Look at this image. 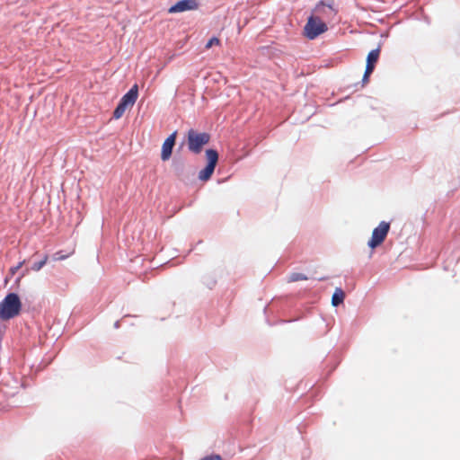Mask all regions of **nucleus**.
Masks as SVG:
<instances>
[{"label": "nucleus", "mask_w": 460, "mask_h": 460, "mask_svg": "<svg viewBox=\"0 0 460 460\" xmlns=\"http://www.w3.org/2000/svg\"><path fill=\"white\" fill-rule=\"evenodd\" d=\"M22 302L18 294L11 292L0 302V319L10 320L17 316L22 310Z\"/></svg>", "instance_id": "1"}, {"label": "nucleus", "mask_w": 460, "mask_h": 460, "mask_svg": "<svg viewBox=\"0 0 460 460\" xmlns=\"http://www.w3.org/2000/svg\"><path fill=\"white\" fill-rule=\"evenodd\" d=\"M328 26L326 22L315 13H312L304 27V35L309 40H314L321 34L327 31Z\"/></svg>", "instance_id": "2"}, {"label": "nucleus", "mask_w": 460, "mask_h": 460, "mask_svg": "<svg viewBox=\"0 0 460 460\" xmlns=\"http://www.w3.org/2000/svg\"><path fill=\"white\" fill-rule=\"evenodd\" d=\"M188 149L190 152L198 155L200 154L203 146L208 144L210 140V135L207 132H198L193 128L188 131Z\"/></svg>", "instance_id": "3"}, {"label": "nucleus", "mask_w": 460, "mask_h": 460, "mask_svg": "<svg viewBox=\"0 0 460 460\" xmlns=\"http://www.w3.org/2000/svg\"><path fill=\"white\" fill-rule=\"evenodd\" d=\"M138 96V85L135 84L119 100L113 111L112 117L119 119L129 106H133Z\"/></svg>", "instance_id": "4"}, {"label": "nucleus", "mask_w": 460, "mask_h": 460, "mask_svg": "<svg viewBox=\"0 0 460 460\" xmlns=\"http://www.w3.org/2000/svg\"><path fill=\"white\" fill-rule=\"evenodd\" d=\"M206 158L207 164L199 172V179L202 181H207L211 178L218 162V152L213 148L207 149Z\"/></svg>", "instance_id": "5"}, {"label": "nucleus", "mask_w": 460, "mask_h": 460, "mask_svg": "<svg viewBox=\"0 0 460 460\" xmlns=\"http://www.w3.org/2000/svg\"><path fill=\"white\" fill-rule=\"evenodd\" d=\"M389 230H390V223L389 222H385V221L380 222L378 226L374 228V230L372 232V236L367 243L368 247H370L371 249H375V248L378 247L379 245H381L383 243V242L385 240V238L389 233Z\"/></svg>", "instance_id": "6"}, {"label": "nucleus", "mask_w": 460, "mask_h": 460, "mask_svg": "<svg viewBox=\"0 0 460 460\" xmlns=\"http://www.w3.org/2000/svg\"><path fill=\"white\" fill-rule=\"evenodd\" d=\"M337 9L333 6V2L326 4L324 1H320L313 10L316 15L323 16L324 19H332L337 14Z\"/></svg>", "instance_id": "7"}, {"label": "nucleus", "mask_w": 460, "mask_h": 460, "mask_svg": "<svg viewBox=\"0 0 460 460\" xmlns=\"http://www.w3.org/2000/svg\"><path fill=\"white\" fill-rule=\"evenodd\" d=\"M176 137L177 131H174L164 141L161 151V159L163 161H167L172 156V150L176 142Z\"/></svg>", "instance_id": "8"}, {"label": "nucleus", "mask_w": 460, "mask_h": 460, "mask_svg": "<svg viewBox=\"0 0 460 460\" xmlns=\"http://www.w3.org/2000/svg\"><path fill=\"white\" fill-rule=\"evenodd\" d=\"M198 8V3L196 0H180L172 4L168 12L170 13H181L185 11L195 10Z\"/></svg>", "instance_id": "9"}, {"label": "nucleus", "mask_w": 460, "mask_h": 460, "mask_svg": "<svg viewBox=\"0 0 460 460\" xmlns=\"http://www.w3.org/2000/svg\"><path fill=\"white\" fill-rule=\"evenodd\" d=\"M380 50H381V46L379 45L376 49H372L368 53V55L367 57V64H366V66L376 67V62H377V60L379 58Z\"/></svg>", "instance_id": "10"}, {"label": "nucleus", "mask_w": 460, "mask_h": 460, "mask_svg": "<svg viewBox=\"0 0 460 460\" xmlns=\"http://www.w3.org/2000/svg\"><path fill=\"white\" fill-rule=\"evenodd\" d=\"M345 294L341 288H337L332 296V305L333 306H339L343 303Z\"/></svg>", "instance_id": "11"}, {"label": "nucleus", "mask_w": 460, "mask_h": 460, "mask_svg": "<svg viewBox=\"0 0 460 460\" xmlns=\"http://www.w3.org/2000/svg\"><path fill=\"white\" fill-rule=\"evenodd\" d=\"M48 258H49L48 255H44L40 261L33 262L31 267V270L33 271L40 270L47 263Z\"/></svg>", "instance_id": "12"}, {"label": "nucleus", "mask_w": 460, "mask_h": 460, "mask_svg": "<svg viewBox=\"0 0 460 460\" xmlns=\"http://www.w3.org/2000/svg\"><path fill=\"white\" fill-rule=\"evenodd\" d=\"M308 279L307 276L300 272H293L288 277V282H296Z\"/></svg>", "instance_id": "13"}, {"label": "nucleus", "mask_w": 460, "mask_h": 460, "mask_svg": "<svg viewBox=\"0 0 460 460\" xmlns=\"http://www.w3.org/2000/svg\"><path fill=\"white\" fill-rule=\"evenodd\" d=\"M374 70H375V67L366 66V69H365V72H364V75L362 77L363 84H366L367 82H368L369 76L374 72Z\"/></svg>", "instance_id": "14"}, {"label": "nucleus", "mask_w": 460, "mask_h": 460, "mask_svg": "<svg viewBox=\"0 0 460 460\" xmlns=\"http://www.w3.org/2000/svg\"><path fill=\"white\" fill-rule=\"evenodd\" d=\"M220 40L217 37H212L206 44V49H210L214 45H218Z\"/></svg>", "instance_id": "15"}, {"label": "nucleus", "mask_w": 460, "mask_h": 460, "mask_svg": "<svg viewBox=\"0 0 460 460\" xmlns=\"http://www.w3.org/2000/svg\"><path fill=\"white\" fill-rule=\"evenodd\" d=\"M24 263H25V261H20L16 266L12 267V268L10 269V272H11V274H12V275H14V274L18 271V270H20V269L22 267V265H23Z\"/></svg>", "instance_id": "16"}, {"label": "nucleus", "mask_w": 460, "mask_h": 460, "mask_svg": "<svg viewBox=\"0 0 460 460\" xmlns=\"http://www.w3.org/2000/svg\"><path fill=\"white\" fill-rule=\"evenodd\" d=\"M67 257H68V255H63L62 252H58L54 253L53 260L54 261H62V260L66 259Z\"/></svg>", "instance_id": "17"}, {"label": "nucleus", "mask_w": 460, "mask_h": 460, "mask_svg": "<svg viewBox=\"0 0 460 460\" xmlns=\"http://www.w3.org/2000/svg\"><path fill=\"white\" fill-rule=\"evenodd\" d=\"M200 460H222V457L220 455H210V456H206L205 457L201 458Z\"/></svg>", "instance_id": "18"}, {"label": "nucleus", "mask_w": 460, "mask_h": 460, "mask_svg": "<svg viewBox=\"0 0 460 460\" xmlns=\"http://www.w3.org/2000/svg\"><path fill=\"white\" fill-rule=\"evenodd\" d=\"M114 327L115 328H119V321L115 322Z\"/></svg>", "instance_id": "19"}, {"label": "nucleus", "mask_w": 460, "mask_h": 460, "mask_svg": "<svg viewBox=\"0 0 460 460\" xmlns=\"http://www.w3.org/2000/svg\"><path fill=\"white\" fill-rule=\"evenodd\" d=\"M28 272H29V270H28V269H26V270H24V272L22 273V276H24V275H25L26 273H28Z\"/></svg>", "instance_id": "20"}, {"label": "nucleus", "mask_w": 460, "mask_h": 460, "mask_svg": "<svg viewBox=\"0 0 460 460\" xmlns=\"http://www.w3.org/2000/svg\"><path fill=\"white\" fill-rule=\"evenodd\" d=\"M326 278L325 277H323V278H320L319 280H325Z\"/></svg>", "instance_id": "21"}]
</instances>
